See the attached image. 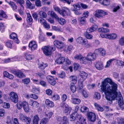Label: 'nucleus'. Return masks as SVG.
<instances>
[{
    "instance_id": "nucleus-1",
    "label": "nucleus",
    "mask_w": 124,
    "mask_h": 124,
    "mask_svg": "<svg viewBox=\"0 0 124 124\" xmlns=\"http://www.w3.org/2000/svg\"><path fill=\"white\" fill-rule=\"evenodd\" d=\"M118 85L109 78H105L102 82L101 89L105 94L106 99L109 101L110 104L112 103V101L115 100L118 101V103L120 108L124 109V102L121 93L117 92Z\"/></svg>"
},
{
    "instance_id": "nucleus-2",
    "label": "nucleus",
    "mask_w": 124,
    "mask_h": 124,
    "mask_svg": "<svg viewBox=\"0 0 124 124\" xmlns=\"http://www.w3.org/2000/svg\"><path fill=\"white\" fill-rule=\"evenodd\" d=\"M88 75L87 73L83 71L79 73L80 78L78 80V85L80 89L83 88V82L87 78Z\"/></svg>"
},
{
    "instance_id": "nucleus-3",
    "label": "nucleus",
    "mask_w": 124,
    "mask_h": 124,
    "mask_svg": "<svg viewBox=\"0 0 124 124\" xmlns=\"http://www.w3.org/2000/svg\"><path fill=\"white\" fill-rule=\"evenodd\" d=\"M55 49V48H54L50 46H44L42 48L44 53L46 56L51 55L52 54L51 50H53V51H54Z\"/></svg>"
},
{
    "instance_id": "nucleus-4",
    "label": "nucleus",
    "mask_w": 124,
    "mask_h": 124,
    "mask_svg": "<svg viewBox=\"0 0 124 124\" xmlns=\"http://www.w3.org/2000/svg\"><path fill=\"white\" fill-rule=\"evenodd\" d=\"M83 118L81 115H79L76 112L72 113L70 115V120L71 121H73L76 119L80 122Z\"/></svg>"
},
{
    "instance_id": "nucleus-5",
    "label": "nucleus",
    "mask_w": 124,
    "mask_h": 124,
    "mask_svg": "<svg viewBox=\"0 0 124 124\" xmlns=\"http://www.w3.org/2000/svg\"><path fill=\"white\" fill-rule=\"evenodd\" d=\"M19 119L23 122H25L27 124H30L31 119L30 117H28L23 114L20 113L19 115Z\"/></svg>"
},
{
    "instance_id": "nucleus-6",
    "label": "nucleus",
    "mask_w": 124,
    "mask_h": 124,
    "mask_svg": "<svg viewBox=\"0 0 124 124\" xmlns=\"http://www.w3.org/2000/svg\"><path fill=\"white\" fill-rule=\"evenodd\" d=\"M74 58L75 60H79L81 63H82L84 64H86L87 63V61L86 58L83 57L80 54L76 55Z\"/></svg>"
},
{
    "instance_id": "nucleus-7",
    "label": "nucleus",
    "mask_w": 124,
    "mask_h": 124,
    "mask_svg": "<svg viewBox=\"0 0 124 124\" xmlns=\"http://www.w3.org/2000/svg\"><path fill=\"white\" fill-rule=\"evenodd\" d=\"M11 100L14 103H16L18 101V96L17 93L13 92H11L9 94Z\"/></svg>"
},
{
    "instance_id": "nucleus-8",
    "label": "nucleus",
    "mask_w": 124,
    "mask_h": 124,
    "mask_svg": "<svg viewBox=\"0 0 124 124\" xmlns=\"http://www.w3.org/2000/svg\"><path fill=\"white\" fill-rule=\"evenodd\" d=\"M62 107L63 108L64 113L66 115L69 114L71 111V108L69 107L68 105L64 103H63Z\"/></svg>"
},
{
    "instance_id": "nucleus-9",
    "label": "nucleus",
    "mask_w": 124,
    "mask_h": 124,
    "mask_svg": "<svg viewBox=\"0 0 124 124\" xmlns=\"http://www.w3.org/2000/svg\"><path fill=\"white\" fill-rule=\"evenodd\" d=\"M54 45L58 49H61L64 46V43L58 40H55L53 42Z\"/></svg>"
},
{
    "instance_id": "nucleus-10",
    "label": "nucleus",
    "mask_w": 124,
    "mask_h": 124,
    "mask_svg": "<svg viewBox=\"0 0 124 124\" xmlns=\"http://www.w3.org/2000/svg\"><path fill=\"white\" fill-rule=\"evenodd\" d=\"M37 46V42L34 41H31L29 44V48L31 51H33L36 50Z\"/></svg>"
},
{
    "instance_id": "nucleus-11",
    "label": "nucleus",
    "mask_w": 124,
    "mask_h": 124,
    "mask_svg": "<svg viewBox=\"0 0 124 124\" xmlns=\"http://www.w3.org/2000/svg\"><path fill=\"white\" fill-rule=\"evenodd\" d=\"M94 16L97 17H102L103 16L107 15V13L104 11L101 10H97L94 13Z\"/></svg>"
},
{
    "instance_id": "nucleus-12",
    "label": "nucleus",
    "mask_w": 124,
    "mask_h": 124,
    "mask_svg": "<svg viewBox=\"0 0 124 124\" xmlns=\"http://www.w3.org/2000/svg\"><path fill=\"white\" fill-rule=\"evenodd\" d=\"M96 58V54L94 53H89L87 54L86 59L88 61H91L95 60Z\"/></svg>"
},
{
    "instance_id": "nucleus-13",
    "label": "nucleus",
    "mask_w": 124,
    "mask_h": 124,
    "mask_svg": "<svg viewBox=\"0 0 124 124\" xmlns=\"http://www.w3.org/2000/svg\"><path fill=\"white\" fill-rule=\"evenodd\" d=\"M73 6L74 7V9L72 10V11H74L75 14L77 15L81 14L82 12L79 11L80 7L79 4H74Z\"/></svg>"
},
{
    "instance_id": "nucleus-14",
    "label": "nucleus",
    "mask_w": 124,
    "mask_h": 124,
    "mask_svg": "<svg viewBox=\"0 0 124 124\" xmlns=\"http://www.w3.org/2000/svg\"><path fill=\"white\" fill-rule=\"evenodd\" d=\"M95 52L97 55H99L100 56H104L106 54V51L105 50L102 48H100L96 49Z\"/></svg>"
},
{
    "instance_id": "nucleus-15",
    "label": "nucleus",
    "mask_w": 124,
    "mask_h": 124,
    "mask_svg": "<svg viewBox=\"0 0 124 124\" xmlns=\"http://www.w3.org/2000/svg\"><path fill=\"white\" fill-rule=\"evenodd\" d=\"M60 14L62 16H66L70 15V13L69 9L68 8H65L61 11Z\"/></svg>"
},
{
    "instance_id": "nucleus-16",
    "label": "nucleus",
    "mask_w": 124,
    "mask_h": 124,
    "mask_svg": "<svg viewBox=\"0 0 124 124\" xmlns=\"http://www.w3.org/2000/svg\"><path fill=\"white\" fill-rule=\"evenodd\" d=\"M94 64L95 67L98 70H101L103 68V63L101 62L96 61Z\"/></svg>"
},
{
    "instance_id": "nucleus-17",
    "label": "nucleus",
    "mask_w": 124,
    "mask_h": 124,
    "mask_svg": "<svg viewBox=\"0 0 124 124\" xmlns=\"http://www.w3.org/2000/svg\"><path fill=\"white\" fill-rule=\"evenodd\" d=\"M87 116L88 119L92 122L95 121L96 117L95 114L93 112H90L87 114Z\"/></svg>"
},
{
    "instance_id": "nucleus-18",
    "label": "nucleus",
    "mask_w": 124,
    "mask_h": 124,
    "mask_svg": "<svg viewBox=\"0 0 124 124\" xmlns=\"http://www.w3.org/2000/svg\"><path fill=\"white\" fill-rule=\"evenodd\" d=\"M46 79L50 84L53 85H55L56 81L53 77L51 76H48L46 77Z\"/></svg>"
},
{
    "instance_id": "nucleus-19",
    "label": "nucleus",
    "mask_w": 124,
    "mask_h": 124,
    "mask_svg": "<svg viewBox=\"0 0 124 124\" xmlns=\"http://www.w3.org/2000/svg\"><path fill=\"white\" fill-rule=\"evenodd\" d=\"M58 120L60 121L62 124H69L68 119L66 116H64L63 117H59L58 118Z\"/></svg>"
},
{
    "instance_id": "nucleus-20",
    "label": "nucleus",
    "mask_w": 124,
    "mask_h": 124,
    "mask_svg": "<svg viewBox=\"0 0 124 124\" xmlns=\"http://www.w3.org/2000/svg\"><path fill=\"white\" fill-rule=\"evenodd\" d=\"M23 107L25 112L28 113L29 112L30 109L29 107L28 104L27 102L26 101L23 102Z\"/></svg>"
},
{
    "instance_id": "nucleus-21",
    "label": "nucleus",
    "mask_w": 124,
    "mask_h": 124,
    "mask_svg": "<svg viewBox=\"0 0 124 124\" xmlns=\"http://www.w3.org/2000/svg\"><path fill=\"white\" fill-rule=\"evenodd\" d=\"M98 28V26L95 24H94L91 27L88 28L86 31L89 33L92 32L96 31Z\"/></svg>"
},
{
    "instance_id": "nucleus-22",
    "label": "nucleus",
    "mask_w": 124,
    "mask_h": 124,
    "mask_svg": "<svg viewBox=\"0 0 124 124\" xmlns=\"http://www.w3.org/2000/svg\"><path fill=\"white\" fill-rule=\"evenodd\" d=\"M45 102L46 106L48 108H52L54 106V103L48 99L46 100Z\"/></svg>"
},
{
    "instance_id": "nucleus-23",
    "label": "nucleus",
    "mask_w": 124,
    "mask_h": 124,
    "mask_svg": "<svg viewBox=\"0 0 124 124\" xmlns=\"http://www.w3.org/2000/svg\"><path fill=\"white\" fill-rule=\"evenodd\" d=\"M10 38L12 39H13L15 40V42L17 44L19 43V40L17 38L16 34L14 33H12L10 35Z\"/></svg>"
},
{
    "instance_id": "nucleus-24",
    "label": "nucleus",
    "mask_w": 124,
    "mask_h": 124,
    "mask_svg": "<svg viewBox=\"0 0 124 124\" xmlns=\"http://www.w3.org/2000/svg\"><path fill=\"white\" fill-rule=\"evenodd\" d=\"M65 60V58L63 57L60 56L55 60V62L58 64H61L63 63Z\"/></svg>"
},
{
    "instance_id": "nucleus-25",
    "label": "nucleus",
    "mask_w": 124,
    "mask_h": 124,
    "mask_svg": "<svg viewBox=\"0 0 124 124\" xmlns=\"http://www.w3.org/2000/svg\"><path fill=\"white\" fill-rule=\"evenodd\" d=\"M24 55L25 58L27 60H31L34 58L33 55L28 53L25 54Z\"/></svg>"
},
{
    "instance_id": "nucleus-26",
    "label": "nucleus",
    "mask_w": 124,
    "mask_h": 124,
    "mask_svg": "<svg viewBox=\"0 0 124 124\" xmlns=\"http://www.w3.org/2000/svg\"><path fill=\"white\" fill-rule=\"evenodd\" d=\"M6 1L11 6L13 10L14 11H16L17 9V7L15 4L12 1H10L9 2L8 1Z\"/></svg>"
},
{
    "instance_id": "nucleus-27",
    "label": "nucleus",
    "mask_w": 124,
    "mask_h": 124,
    "mask_svg": "<svg viewBox=\"0 0 124 124\" xmlns=\"http://www.w3.org/2000/svg\"><path fill=\"white\" fill-rule=\"evenodd\" d=\"M52 30L57 31L63 32L64 30L63 28H62L61 27L55 26H52Z\"/></svg>"
},
{
    "instance_id": "nucleus-28",
    "label": "nucleus",
    "mask_w": 124,
    "mask_h": 124,
    "mask_svg": "<svg viewBox=\"0 0 124 124\" xmlns=\"http://www.w3.org/2000/svg\"><path fill=\"white\" fill-rule=\"evenodd\" d=\"M48 15H50L52 17L56 19H58L57 15L53 11H49L47 13Z\"/></svg>"
},
{
    "instance_id": "nucleus-29",
    "label": "nucleus",
    "mask_w": 124,
    "mask_h": 124,
    "mask_svg": "<svg viewBox=\"0 0 124 124\" xmlns=\"http://www.w3.org/2000/svg\"><path fill=\"white\" fill-rule=\"evenodd\" d=\"M3 76L4 77H6L10 79H13L14 78V76L12 74H9L8 72L6 71L4 72Z\"/></svg>"
},
{
    "instance_id": "nucleus-30",
    "label": "nucleus",
    "mask_w": 124,
    "mask_h": 124,
    "mask_svg": "<svg viewBox=\"0 0 124 124\" xmlns=\"http://www.w3.org/2000/svg\"><path fill=\"white\" fill-rule=\"evenodd\" d=\"M71 102L74 104H78L80 103L81 101L78 98H71Z\"/></svg>"
},
{
    "instance_id": "nucleus-31",
    "label": "nucleus",
    "mask_w": 124,
    "mask_h": 124,
    "mask_svg": "<svg viewBox=\"0 0 124 124\" xmlns=\"http://www.w3.org/2000/svg\"><path fill=\"white\" fill-rule=\"evenodd\" d=\"M39 119L38 115H35L34 116L33 118V124H38Z\"/></svg>"
},
{
    "instance_id": "nucleus-32",
    "label": "nucleus",
    "mask_w": 124,
    "mask_h": 124,
    "mask_svg": "<svg viewBox=\"0 0 124 124\" xmlns=\"http://www.w3.org/2000/svg\"><path fill=\"white\" fill-rule=\"evenodd\" d=\"M97 2L99 1V2L104 5L107 6L110 3L109 0H94Z\"/></svg>"
},
{
    "instance_id": "nucleus-33",
    "label": "nucleus",
    "mask_w": 124,
    "mask_h": 124,
    "mask_svg": "<svg viewBox=\"0 0 124 124\" xmlns=\"http://www.w3.org/2000/svg\"><path fill=\"white\" fill-rule=\"evenodd\" d=\"M117 37V35L115 33L108 34V39H115Z\"/></svg>"
},
{
    "instance_id": "nucleus-34",
    "label": "nucleus",
    "mask_w": 124,
    "mask_h": 124,
    "mask_svg": "<svg viewBox=\"0 0 124 124\" xmlns=\"http://www.w3.org/2000/svg\"><path fill=\"white\" fill-rule=\"evenodd\" d=\"M86 39H84L81 37L78 38L76 39V42L80 44H83Z\"/></svg>"
},
{
    "instance_id": "nucleus-35",
    "label": "nucleus",
    "mask_w": 124,
    "mask_h": 124,
    "mask_svg": "<svg viewBox=\"0 0 124 124\" xmlns=\"http://www.w3.org/2000/svg\"><path fill=\"white\" fill-rule=\"evenodd\" d=\"M26 5L28 8L31 9H33L35 8L34 5L32 4L29 0H27Z\"/></svg>"
},
{
    "instance_id": "nucleus-36",
    "label": "nucleus",
    "mask_w": 124,
    "mask_h": 124,
    "mask_svg": "<svg viewBox=\"0 0 124 124\" xmlns=\"http://www.w3.org/2000/svg\"><path fill=\"white\" fill-rule=\"evenodd\" d=\"M69 79L73 83H76L77 82V77L76 76H71L70 77Z\"/></svg>"
},
{
    "instance_id": "nucleus-37",
    "label": "nucleus",
    "mask_w": 124,
    "mask_h": 124,
    "mask_svg": "<svg viewBox=\"0 0 124 124\" xmlns=\"http://www.w3.org/2000/svg\"><path fill=\"white\" fill-rule=\"evenodd\" d=\"M78 21L80 24L83 25L85 23V19L84 17H79L78 18Z\"/></svg>"
},
{
    "instance_id": "nucleus-38",
    "label": "nucleus",
    "mask_w": 124,
    "mask_h": 124,
    "mask_svg": "<svg viewBox=\"0 0 124 124\" xmlns=\"http://www.w3.org/2000/svg\"><path fill=\"white\" fill-rule=\"evenodd\" d=\"M47 66V64L46 63H44L43 62L40 63L39 64V68L41 69L44 70Z\"/></svg>"
},
{
    "instance_id": "nucleus-39",
    "label": "nucleus",
    "mask_w": 124,
    "mask_h": 124,
    "mask_svg": "<svg viewBox=\"0 0 124 124\" xmlns=\"http://www.w3.org/2000/svg\"><path fill=\"white\" fill-rule=\"evenodd\" d=\"M94 106L95 108L97 109L98 111L101 112H102L103 111V108L99 105L96 103H95Z\"/></svg>"
},
{
    "instance_id": "nucleus-40",
    "label": "nucleus",
    "mask_w": 124,
    "mask_h": 124,
    "mask_svg": "<svg viewBox=\"0 0 124 124\" xmlns=\"http://www.w3.org/2000/svg\"><path fill=\"white\" fill-rule=\"evenodd\" d=\"M116 60V59L114 58H113L107 61L106 64L105 66V68H107L109 67L113 62L114 61H115Z\"/></svg>"
},
{
    "instance_id": "nucleus-41",
    "label": "nucleus",
    "mask_w": 124,
    "mask_h": 124,
    "mask_svg": "<svg viewBox=\"0 0 124 124\" xmlns=\"http://www.w3.org/2000/svg\"><path fill=\"white\" fill-rule=\"evenodd\" d=\"M72 46L70 45L67 46L64 49V51L68 53H69L71 50Z\"/></svg>"
},
{
    "instance_id": "nucleus-42",
    "label": "nucleus",
    "mask_w": 124,
    "mask_h": 124,
    "mask_svg": "<svg viewBox=\"0 0 124 124\" xmlns=\"http://www.w3.org/2000/svg\"><path fill=\"white\" fill-rule=\"evenodd\" d=\"M5 45L7 47L11 48L12 46V42L11 40H8L6 42Z\"/></svg>"
},
{
    "instance_id": "nucleus-43",
    "label": "nucleus",
    "mask_w": 124,
    "mask_h": 124,
    "mask_svg": "<svg viewBox=\"0 0 124 124\" xmlns=\"http://www.w3.org/2000/svg\"><path fill=\"white\" fill-rule=\"evenodd\" d=\"M24 0H17V3L19 4L21 6L20 9L23 10L24 8L22 5L24 4Z\"/></svg>"
},
{
    "instance_id": "nucleus-44",
    "label": "nucleus",
    "mask_w": 124,
    "mask_h": 124,
    "mask_svg": "<svg viewBox=\"0 0 124 124\" xmlns=\"http://www.w3.org/2000/svg\"><path fill=\"white\" fill-rule=\"evenodd\" d=\"M58 21L59 22L61 25H63L66 23V21L64 19L62 18H59L57 19Z\"/></svg>"
},
{
    "instance_id": "nucleus-45",
    "label": "nucleus",
    "mask_w": 124,
    "mask_h": 124,
    "mask_svg": "<svg viewBox=\"0 0 124 124\" xmlns=\"http://www.w3.org/2000/svg\"><path fill=\"white\" fill-rule=\"evenodd\" d=\"M15 75L20 78H21L24 76L23 74L21 71L16 72L15 73Z\"/></svg>"
},
{
    "instance_id": "nucleus-46",
    "label": "nucleus",
    "mask_w": 124,
    "mask_h": 124,
    "mask_svg": "<svg viewBox=\"0 0 124 124\" xmlns=\"http://www.w3.org/2000/svg\"><path fill=\"white\" fill-rule=\"evenodd\" d=\"M51 98L53 100L56 101L60 99V96L58 94H54L52 96Z\"/></svg>"
},
{
    "instance_id": "nucleus-47",
    "label": "nucleus",
    "mask_w": 124,
    "mask_h": 124,
    "mask_svg": "<svg viewBox=\"0 0 124 124\" xmlns=\"http://www.w3.org/2000/svg\"><path fill=\"white\" fill-rule=\"evenodd\" d=\"M27 21L28 22H31L32 20V19L30 14L29 13H27Z\"/></svg>"
},
{
    "instance_id": "nucleus-48",
    "label": "nucleus",
    "mask_w": 124,
    "mask_h": 124,
    "mask_svg": "<svg viewBox=\"0 0 124 124\" xmlns=\"http://www.w3.org/2000/svg\"><path fill=\"white\" fill-rule=\"evenodd\" d=\"M44 74L45 72L44 71H42L41 73H37L36 74V75L39 76L40 78L43 79L44 78V77H45Z\"/></svg>"
},
{
    "instance_id": "nucleus-49",
    "label": "nucleus",
    "mask_w": 124,
    "mask_h": 124,
    "mask_svg": "<svg viewBox=\"0 0 124 124\" xmlns=\"http://www.w3.org/2000/svg\"><path fill=\"white\" fill-rule=\"evenodd\" d=\"M39 14L40 17L41 18H45L46 17V13L45 12L43 11H40L39 13Z\"/></svg>"
},
{
    "instance_id": "nucleus-50",
    "label": "nucleus",
    "mask_w": 124,
    "mask_h": 124,
    "mask_svg": "<svg viewBox=\"0 0 124 124\" xmlns=\"http://www.w3.org/2000/svg\"><path fill=\"white\" fill-rule=\"evenodd\" d=\"M70 89L73 93H74L76 91V89L74 84L71 83L70 84Z\"/></svg>"
},
{
    "instance_id": "nucleus-51",
    "label": "nucleus",
    "mask_w": 124,
    "mask_h": 124,
    "mask_svg": "<svg viewBox=\"0 0 124 124\" xmlns=\"http://www.w3.org/2000/svg\"><path fill=\"white\" fill-rule=\"evenodd\" d=\"M85 37L89 39H91L93 38V36L90 34L89 33V32H86L85 33Z\"/></svg>"
},
{
    "instance_id": "nucleus-52",
    "label": "nucleus",
    "mask_w": 124,
    "mask_h": 124,
    "mask_svg": "<svg viewBox=\"0 0 124 124\" xmlns=\"http://www.w3.org/2000/svg\"><path fill=\"white\" fill-rule=\"evenodd\" d=\"M83 44L85 45V47L86 48H89L91 46V44L88 43V41L87 39L85 40Z\"/></svg>"
},
{
    "instance_id": "nucleus-53",
    "label": "nucleus",
    "mask_w": 124,
    "mask_h": 124,
    "mask_svg": "<svg viewBox=\"0 0 124 124\" xmlns=\"http://www.w3.org/2000/svg\"><path fill=\"white\" fill-rule=\"evenodd\" d=\"M101 97V96L100 94L97 92L95 93L94 95V98L95 99L99 100L100 99Z\"/></svg>"
},
{
    "instance_id": "nucleus-54",
    "label": "nucleus",
    "mask_w": 124,
    "mask_h": 124,
    "mask_svg": "<svg viewBox=\"0 0 124 124\" xmlns=\"http://www.w3.org/2000/svg\"><path fill=\"white\" fill-rule=\"evenodd\" d=\"M7 17V15L5 12L2 10H0V17L3 18Z\"/></svg>"
},
{
    "instance_id": "nucleus-55",
    "label": "nucleus",
    "mask_w": 124,
    "mask_h": 124,
    "mask_svg": "<svg viewBox=\"0 0 124 124\" xmlns=\"http://www.w3.org/2000/svg\"><path fill=\"white\" fill-rule=\"evenodd\" d=\"M23 106V102H18L16 106L17 108L19 109H21Z\"/></svg>"
},
{
    "instance_id": "nucleus-56",
    "label": "nucleus",
    "mask_w": 124,
    "mask_h": 124,
    "mask_svg": "<svg viewBox=\"0 0 124 124\" xmlns=\"http://www.w3.org/2000/svg\"><path fill=\"white\" fill-rule=\"evenodd\" d=\"M86 122H85V119L84 118L82 119L80 122L77 121L76 122V124H86Z\"/></svg>"
},
{
    "instance_id": "nucleus-57",
    "label": "nucleus",
    "mask_w": 124,
    "mask_h": 124,
    "mask_svg": "<svg viewBox=\"0 0 124 124\" xmlns=\"http://www.w3.org/2000/svg\"><path fill=\"white\" fill-rule=\"evenodd\" d=\"M82 93L83 96L85 98H87L88 96V93L85 90H83Z\"/></svg>"
},
{
    "instance_id": "nucleus-58",
    "label": "nucleus",
    "mask_w": 124,
    "mask_h": 124,
    "mask_svg": "<svg viewBox=\"0 0 124 124\" xmlns=\"http://www.w3.org/2000/svg\"><path fill=\"white\" fill-rule=\"evenodd\" d=\"M81 110L82 112H86L88 111V108L85 106H83L82 107Z\"/></svg>"
},
{
    "instance_id": "nucleus-59",
    "label": "nucleus",
    "mask_w": 124,
    "mask_h": 124,
    "mask_svg": "<svg viewBox=\"0 0 124 124\" xmlns=\"http://www.w3.org/2000/svg\"><path fill=\"white\" fill-rule=\"evenodd\" d=\"M48 119L46 118H42L40 122V124H46L47 122Z\"/></svg>"
},
{
    "instance_id": "nucleus-60",
    "label": "nucleus",
    "mask_w": 124,
    "mask_h": 124,
    "mask_svg": "<svg viewBox=\"0 0 124 124\" xmlns=\"http://www.w3.org/2000/svg\"><path fill=\"white\" fill-rule=\"evenodd\" d=\"M5 26L3 23L0 22V31L2 32H3L5 30Z\"/></svg>"
},
{
    "instance_id": "nucleus-61",
    "label": "nucleus",
    "mask_w": 124,
    "mask_h": 124,
    "mask_svg": "<svg viewBox=\"0 0 124 124\" xmlns=\"http://www.w3.org/2000/svg\"><path fill=\"white\" fill-rule=\"evenodd\" d=\"M32 92L34 93L38 94L39 93V89L38 88H33L32 90Z\"/></svg>"
},
{
    "instance_id": "nucleus-62",
    "label": "nucleus",
    "mask_w": 124,
    "mask_h": 124,
    "mask_svg": "<svg viewBox=\"0 0 124 124\" xmlns=\"http://www.w3.org/2000/svg\"><path fill=\"white\" fill-rule=\"evenodd\" d=\"M124 61L123 62L120 60H116V63L117 65L122 66L124 65Z\"/></svg>"
},
{
    "instance_id": "nucleus-63",
    "label": "nucleus",
    "mask_w": 124,
    "mask_h": 124,
    "mask_svg": "<svg viewBox=\"0 0 124 124\" xmlns=\"http://www.w3.org/2000/svg\"><path fill=\"white\" fill-rule=\"evenodd\" d=\"M2 106L4 108H8L10 107V105L9 103L4 102Z\"/></svg>"
},
{
    "instance_id": "nucleus-64",
    "label": "nucleus",
    "mask_w": 124,
    "mask_h": 124,
    "mask_svg": "<svg viewBox=\"0 0 124 124\" xmlns=\"http://www.w3.org/2000/svg\"><path fill=\"white\" fill-rule=\"evenodd\" d=\"M119 43L121 45H124V37H122L119 40Z\"/></svg>"
}]
</instances>
